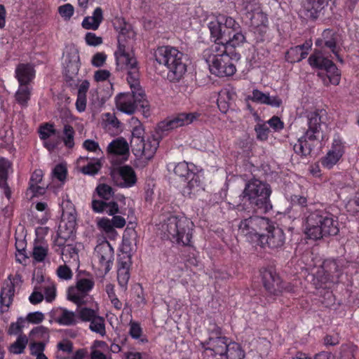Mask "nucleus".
I'll return each instance as SVG.
<instances>
[{
    "instance_id": "f257e3e1",
    "label": "nucleus",
    "mask_w": 359,
    "mask_h": 359,
    "mask_svg": "<svg viewBox=\"0 0 359 359\" xmlns=\"http://www.w3.org/2000/svg\"><path fill=\"white\" fill-rule=\"evenodd\" d=\"M254 214L250 210H244L241 206L228 210L229 223H232V226H237L238 232L249 241L255 238L259 240L264 229L269 227V218Z\"/></svg>"
},
{
    "instance_id": "f03ea898",
    "label": "nucleus",
    "mask_w": 359,
    "mask_h": 359,
    "mask_svg": "<svg viewBox=\"0 0 359 359\" xmlns=\"http://www.w3.org/2000/svg\"><path fill=\"white\" fill-rule=\"evenodd\" d=\"M305 215V233L310 239L336 236L339 231L337 219L329 212L308 208Z\"/></svg>"
},
{
    "instance_id": "7ed1b4c3",
    "label": "nucleus",
    "mask_w": 359,
    "mask_h": 359,
    "mask_svg": "<svg viewBox=\"0 0 359 359\" xmlns=\"http://www.w3.org/2000/svg\"><path fill=\"white\" fill-rule=\"evenodd\" d=\"M192 221L182 213H171L163 219L161 225L164 236L171 243L191 246L194 230Z\"/></svg>"
},
{
    "instance_id": "20e7f679",
    "label": "nucleus",
    "mask_w": 359,
    "mask_h": 359,
    "mask_svg": "<svg viewBox=\"0 0 359 359\" xmlns=\"http://www.w3.org/2000/svg\"><path fill=\"white\" fill-rule=\"evenodd\" d=\"M271 194L270 185L257 179L248 181L243 191V198L248 202L252 212L261 215L272 210Z\"/></svg>"
},
{
    "instance_id": "39448f33",
    "label": "nucleus",
    "mask_w": 359,
    "mask_h": 359,
    "mask_svg": "<svg viewBox=\"0 0 359 359\" xmlns=\"http://www.w3.org/2000/svg\"><path fill=\"white\" fill-rule=\"evenodd\" d=\"M154 57L159 65L168 69V79L170 82H179L187 72V65L184 62V53L171 46H162L154 52Z\"/></svg>"
},
{
    "instance_id": "423d86ee",
    "label": "nucleus",
    "mask_w": 359,
    "mask_h": 359,
    "mask_svg": "<svg viewBox=\"0 0 359 359\" xmlns=\"http://www.w3.org/2000/svg\"><path fill=\"white\" fill-rule=\"evenodd\" d=\"M306 126L304 135L293 146L294 152L302 157L311 154L312 150L320 142L322 120L318 111H311L306 115Z\"/></svg>"
},
{
    "instance_id": "0eeeda50",
    "label": "nucleus",
    "mask_w": 359,
    "mask_h": 359,
    "mask_svg": "<svg viewBox=\"0 0 359 359\" xmlns=\"http://www.w3.org/2000/svg\"><path fill=\"white\" fill-rule=\"evenodd\" d=\"M130 85L131 92L121 93L115 97L116 109L129 115L134 114L139 107L148 110L149 104L144 90L139 87L137 81L131 82Z\"/></svg>"
},
{
    "instance_id": "6e6552de",
    "label": "nucleus",
    "mask_w": 359,
    "mask_h": 359,
    "mask_svg": "<svg viewBox=\"0 0 359 359\" xmlns=\"http://www.w3.org/2000/svg\"><path fill=\"white\" fill-rule=\"evenodd\" d=\"M208 27L210 32L211 39L215 44L212 46V51L214 53L209 65V69L212 74L219 77L224 76V43L222 41L223 33L222 23L218 20L209 22Z\"/></svg>"
},
{
    "instance_id": "1a4fd4ad",
    "label": "nucleus",
    "mask_w": 359,
    "mask_h": 359,
    "mask_svg": "<svg viewBox=\"0 0 359 359\" xmlns=\"http://www.w3.org/2000/svg\"><path fill=\"white\" fill-rule=\"evenodd\" d=\"M116 69L127 71V81L129 83H136L139 79V68L136 58L128 51L126 45L119 39L114 52Z\"/></svg>"
},
{
    "instance_id": "9d476101",
    "label": "nucleus",
    "mask_w": 359,
    "mask_h": 359,
    "mask_svg": "<svg viewBox=\"0 0 359 359\" xmlns=\"http://www.w3.org/2000/svg\"><path fill=\"white\" fill-rule=\"evenodd\" d=\"M347 264L348 262L344 259L325 260L315 276V279L318 281V283H315L316 287H322L328 282H338L343 269Z\"/></svg>"
},
{
    "instance_id": "9b49d317",
    "label": "nucleus",
    "mask_w": 359,
    "mask_h": 359,
    "mask_svg": "<svg viewBox=\"0 0 359 359\" xmlns=\"http://www.w3.org/2000/svg\"><path fill=\"white\" fill-rule=\"evenodd\" d=\"M308 62L311 67L326 71L327 74L323 78L325 85L339 83L341 76L339 70L332 61L323 55L321 51L315 50L309 56Z\"/></svg>"
},
{
    "instance_id": "f8f14e48",
    "label": "nucleus",
    "mask_w": 359,
    "mask_h": 359,
    "mask_svg": "<svg viewBox=\"0 0 359 359\" xmlns=\"http://www.w3.org/2000/svg\"><path fill=\"white\" fill-rule=\"evenodd\" d=\"M262 247L267 246L271 250L281 249L285 242L283 230L269 220V227L264 229L259 240Z\"/></svg>"
},
{
    "instance_id": "ddd939ff",
    "label": "nucleus",
    "mask_w": 359,
    "mask_h": 359,
    "mask_svg": "<svg viewBox=\"0 0 359 359\" xmlns=\"http://www.w3.org/2000/svg\"><path fill=\"white\" fill-rule=\"evenodd\" d=\"M93 278H81L77 280L75 287H69L67 290V299L78 306L84 304V299L88 293L94 287Z\"/></svg>"
},
{
    "instance_id": "4468645a",
    "label": "nucleus",
    "mask_w": 359,
    "mask_h": 359,
    "mask_svg": "<svg viewBox=\"0 0 359 359\" xmlns=\"http://www.w3.org/2000/svg\"><path fill=\"white\" fill-rule=\"evenodd\" d=\"M201 116L198 112L178 113L172 116L168 117L158 123V128L162 131H169L179 127L184 126L192 123Z\"/></svg>"
},
{
    "instance_id": "2eb2a0df",
    "label": "nucleus",
    "mask_w": 359,
    "mask_h": 359,
    "mask_svg": "<svg viewBox=\"0 0 359 359\" xmlns=\"http://www.w3.org/2000/svg\"><path fill=\"white\" fill-rule=\"evenodd\" d=\"M245 15L250 20V25L255 27L266 28L268 23L267 15L262 12L257 0L243 1Z\"/></svg>"
},
{
    "instance_id": "dca6fc26",
    "label": "nucleus",
    "mask_w": 359,
    "mask_h": 359,
    "mask_svg": "<svg viewBox=\"0 0 359 359\" xmlns=\"http://www.w3.org/2000/svg\"><path fill=\"white\" fill-rule=\"evenodd\" d=\"M95 256L97 258L100 269L104 274L111 270L114 259V251L111 245L107 241H104L96 245Z\"/></svg>"
},
{
    "instance_id": "f3484780",
    "label": "nucleus",
    "mask_w": 359,
    "mask_h": 359,
    "mask_svg": "<svg viewBox=\"0 0 359 359\" xmlns=\"http://www.w3.org/2000/svg\"><path fill=\"white\" fill-rule=\"evenodd\" d=\"M22 282V276L19 273L14 276L10 274L4 281L0 293L1 306L8 308L12 304L15 295V287L20 285Z\"/></svg>"
},
{
    "instance_id": "a211bd4d",
    "label": "nucleus",
    "mask_w": 359,
    "mask_h": 359,
    "mask_svg": "<svg viewBox=\"0 0 359 359\" xmlns=\"http://www.w3.org/2000/svg\"><path fill=\"white\" fill-rule=\"evenodd\" d=\"M260 274L264 287L270 294L278 295L283 292L282 281L273 268H263Z\"/></svg>"
},
{
    "instance_id": "6ab92c4d",
    "label": "nucleus",
    "mask_w": 359,
    "mask_h": 359,
    "mask_svg": "<svg viewBox=\"0 0 359 359\" xmlns=\"http://www.w3.org/2000/svg\"><path fill=\"white\" fill-rule=\"evenodd\" d=\"M38 133L40 139L43 141V147L50 152L53 151L60 143L59 137L50 138L52 135L57 133L53 123H45L41 124L39 128Z\"/></svg>"
},
{
    "instance_id": "aec40b11",
    "label": "nucleus",
    "mask_w": 359,
    "mask_h": 359,
    "mask_svg": "<svg viewBox=\"0 0 359 359\" xmlns=\"http://www.w3.org/2000/svg\"><path fill=\"white\" fill-rule=\"evenodd\" d=\"M344 153V145L339 138L334 139L331 149L320 159L321 165L327 169H331L337 163Z\"/></svg>"
},
{
    "instance_id": "412c9836",
    "label": "nucleus",
    "mask_w": 359,
    "mask_h": 359,
    "mask_svg": "<svg viewBox=\"0 0 359 359\" xmlns=\"http://www.w3.org/2000/svg\"><path fill=\"white\" fill-rule=\"evenodd\" d=\"M226 28L231 29L228 32L229 40L226 41V55H229L227 49L229 47H236L245 41L244 35L239 31L240 25L236 20L231 18H226Z\"/></svg>"
},
{
    "instance_id": "4be33fe9",
    "label": "nucleus",
    "mask_w": 359,
    "mask_h": 359,
    "mask_svg": "<svg viewBox=\"0 0 359 359\" xmlns=\"http://www.w3.org/2000/svg\"><path fill=\"white\" fill-rule=\"evenodd\" d=\"M65 56V72L69 79L76 75L79 70V54L76 48L71 47L64 53Z\"/></svg>"
},
{
    "instance_id": "5701e85b",
    "label": "nucleus",
    "mask_w": 359,
    "mask_h": 359,
    "mask_svg": "<svg viewBox=\"0 0 359 359\" xmlns=\"http://www.w3.org/2000/svg\"><path fill=\"white\" fill-rule=\"evenodd\" d=\"M69 238H70V237L68 236L67 233H62L61 230H57L56 238L54 240V250L61 256L65 263L67 261L64 258V256L67 259V253H69V258H72L73 257L72 254H74L76 251L74 248L66 245V242Z\"/></svg>"
},
{
    "instance_id": "b1692460",
    "label": "nucleus",
    "mask_w": 359,
    "mask_h": 359,
    "mask_svg": "<svg viewBox=\"0 0 359 359\" xmlns=\"http://www.w3.org/2000/svg\"><path fill=\"white\" fill-rule=\"evenodd\" d=\"M36 71L29 63H20L15 68V77L19 85H28L34 79Z\"/></svg>"
},
{
    "instance_id": "393cba45",
    "label": "nucleus",
    "mask_w": 359,
    "mask_h": 359,
    "mask_svg": "<svg viewBox=\"0 0 359 359\" xmlns=\"http://www.w3.org/2000/svg\"><path fill=\"white\" fill-rule=\"evenodd\" d=\"M158 146L159 142L158 139L154 135H150L148 136L147 139H144V141L141 142L140 151L139 153H133L136 157L144 158L147 160H150L155 154Z\"/></svg>"
},
{
    "instance_id": "a878e982",
    "label": "nucleus",
    "mask_w": 359,
    "mask_h": 359,
    "mask_svg": "<svg viewBox=\"0 0 359 359\" xmlns=\"http://www.w3.org/2000/svg\"><path fill=\"white\" fill-rule=\"evenodd\" d=\"M311 46V41H306L302 45L291 47L285 53L286 61L290 63L302 61L306 57Z\"/></svg>"
},
{
    "instance_id": "bb28decb",
    "label": "nucleus",
    "mask_w": 359,
    "mask_h": 359,
    "mask_svg": "<svg viewBox=\"0 0 359 359\" xmlns=\"http://www.w3.org/2000/svg\"><path fill=\"white\" fill-rule=\"evenodd\" d=\"M51 313L55 322L61 325L71 326L78 323L76 314L65 308H57Z\"/></svg>"
},
{
    "instance_id": "cd10ccee",
    "label": "nucleus",
    "mask_w": 359,
    "mask_h": 359,
    "mask_svg": "<svg viewBox=\"0 0 359 359\" xmlns=\"http://www.w3.org/2000/svg\"><path fill=\"white\" fill-rule=\"evenodd\" d=\"M168 169L169 170L172 169L174 174L184 182L189 180L190 176L193 175V173L196 172L195 165L186 161L170 163Z\"/></svg>"
},
{
    "instance_id": "c85d7f7f",
    "label": "nucleus",
    "mask_w": 359,
    "mask_h": 359,
    "mask_svg": "<svg viewBox=\"0 0 359 359\" xmlns=\"http://www.w3.org/2000/svg\"><path fill=\"white\" fill-rule=\"evenodd\" d=\"M91 208L96 213L106 212L109 215H114L119 212L118 205L116 201H104L103 199H93L91 203Z\"/></svg>"
},
{
    "instance_id": "c756f323",
    "label": "nucleus",
    "mask_w": 359,
    "mask_h": 359,
    "mask_svg": "<svg viewBox=\"0 0 359 359\" xmlns=\"http://www.w3.org/2000/svg\"><path fill=\"white\" fill-rule=\"evenodd\" d=\"M107 152L110 155L121 156L127 160L129 154V147L123 137H118L112 140L107 147Z\"/></svg>"
},
{
    "instance_id": "7c9ffc66",
    "label": "nucleus",
    "mask_w": 359,
    "mask_h": 359,
    "mask_svg": "<svg viewBox=\"0 0 359 359\" xmlns=\"http://www.w3.org/2000/svg\"><path fill=\"white\" fill-rule=\"evenodd\" d=\"M133 123H138L137 126L133 127L132 130V137L130 140V147L133 152H137L140 151L141 142L144 141V128L142 124L137 118H132Z\"/></svg>"
},
{
    "instance_id": "2f4dec72",
    "label": "nucleus",
    "mask_w": 359,
    "mask_h": 359,
    "mask_svg": "<svg viewBox=\"0 0 359 359\" xmlns=\"http://www.w3.org/2000/svg\"><path fill=\"white\" fill-rule=\"evenodd\" d=\"M118 173L121 182L120 185L122 187L130 188L137 182V175L134 169L130 165H123L118 170Z\"/></svg>"
},
{
    "instance_id": "473e14b6",
    "label": "nucleus",
    "mask_w": 359,
    "mask_h": 359,
    "mask_svg": "<svg viewBox=\"0 0 359 359\" xmlns=\"http://www.w3.org/2000/svg\"><path fill=\"white\" fill-rule=\"evenodd\" d=\"M103 20V11L100 7H97L92 16L85 17L82 21V27L86 29L97 30Z\"/></svg>"
},
{
    "instance_id": "72a5a7b5",
    "label": "nucleus",
    "mask_w": 359,
    "mask_h": 359,
    "mask_svg": "<svg viewBox=\"0 0 359 359\" xmlns=\"http://www.w3.org/2000/svg\"><path fill=\"white\" fill-rule=\"evenodd\" d=\"M130 262L121 261L118 263L117 270V280L119 286L124 290L127 289L128 283L130 278Z\"/></svg>"
},
{
    "instance_id": "f704fd0d",
    "label": "nucleus",
    "mask_w": 359,
    "mask_h": 359,
    "mask_svg": "<svg viewBox=\"0 0 359 359\" xmlns=\"http://www.w3.org/2000/svg\"><path fill=\"white\" fill-rule=\"evenodd\" d=\"M32 88L28 85H19L18 89L15 93V100L22 109H25L29 105L31 100Z\"/></svg>"
},
{
    "instance_id": "c9c22d12",
    "label": "nucleus",
    "mask_w": 359,
    "mask_h": 359,
    "mask_svg": "<svg viewBox=\"0 0 359 359\" xmlns=\"http://www.w3.org/2000/svg\"><path fill=\"white\" fill-rule=\"evenodd\" d=\"M187 184L184 187V192L190 198L195 196L200 191L203 190V184L199 175L195 172L193 175L190 176L189 180H187Z\"/></svg>"
},
{
    "instance_id": "e433bc0d",
    "label": "nucleus",
    "mask_w": 359,
    "mask_h": 359,
    "mask_svg": "<svg viewBox=\"0 0 359 359\" xmlns=\"http://www.w3.org/2000/svg\"><path fill=\"white\" fill-rule=\"evenodd\" d=\"M104 122L107 130H112L114 134H118L122 131V124L115 114L107 112L104 114Z\"/></svg>"
},
{
    "instance_id": "4c0bfd02",
    "label": "nucleus",
    "mask_w": 359,
    "mask_h": 359,
    "mask_svg": "<svg viewBox=\"0 0 359 359\" xmlns=\"http://www.w3.org/2000/svg\"><path fill=\"white\" fill-rule=\"evenodd\" d=\"M245 357L244 351L239 344L231 342L226 344V359H243Z\"/></svg>"
},
{
    "instance_id": "58836bf2",
    "label": "nucleus",
    "mask_w": 359,
    "mask_h": 359,
    "mask_svg": "<svg viewBox=\"0 0 359 359\" xmlns=\"http://www.w3.org/2000/svg\"><path fill=\"white\" fill-rule=\"evenodd\" d=\"M76 226V217L72 212L69 213L68 217V221L66 222L65 219H62L59 224L58 229L61 230L62 233H67L69 237H72L74 232Z\"/></svg>"
},
{
    "instance_id": "ea45409f",
    "label": "nucleus",
    "mask_w": 359,
    "mask_h": 359,
    "mask_svg": "<svg viewBox=\"0 0 359 359\" xmlns=\"http://www.w3.org/2000/svg\"><path fill=\"white\" fill-rule=\"evenodd\" d=\"M28 344V338L25 334H20L14 343L10 345L8 350L13 354H21Z\"/></svg>"
},
{
    "instance_id": "a19ab883",
    "label": "nucleus",
    "mask_w": 359,
    "mask_h": 359,
    "mask_svg": "<svg viewBox=\"0 0 359 359\" xmlns=\"http://www.w3.org/2000/svg\"><path fill=\"white\" fill-rule=\"evenodd\" d=\"M89 329L102 337L106 334L105 320L103 317L97 315L90 322Z\"/></svg>"
},
{
    "instance_id": "79ce46f5",
    "label": "nucleus",
    "mask_w": 359,
    "mask_h": 359,
    "mask_svg": "<svg viewBox=\"0 0 359 359\" xmlns=\"http://www.w3.org/2000/svg\"><path fill=\"white\" fill-rule=\"evenodd\" d=\"M129 334L134 339H139L142 344L148 342L146 337H141L143 333L140 323L136 321L130 320L129 323Z\"/></svg>"
},
{
    "instance_id": "37998d69",
    "label": "nucleus",
    "mask_w": 359,
    "mask_h": 359,
    "mask_svg": "<svg viewBox=\"0 0 359 359\" xmlns=\"http://www.w3.org/2000/svg\"><path fill=\"white\" fill-rule=\"evenodd\" d=\"M75 131L73 127L69 124H65L63 128L62 141L65 146L68 149H72L74 147Z\"/></svg>"
},
{
    "instance_id": "c03bdc74",
    "label": "nucleus",
    "mask_w": 359,
    "mask_h": 359,
    "mask_svg": "<svg viewBox=\"0 0 359 359\" xmlns=\"http://www.w3.org/2000/svg\"><path fill=\"white\" fill-rule=\"evenodd\" d=\"M57 351L56 353L57 359H67V355L71 353L73 351V344L70 341H62L57 344Z\"/></svg>"
},
{
    "instance_id": "a18cd8bd",
    "label": "nucleus",
    "mask_w": 359,
    "mask_h": 359,
    "mask_svg": "<svg viewBox=\"0 0 359 359\" xmlns=\"http://www.w3.org/2000/svg\"><path fill=\"white\" fill-rule=\"evenodd\" d=\"M95 191L97 196L104 201H111L114 191V189L107 184H100L97 186Z\"/></svg>"
},
{
    "instance_id": "49530a36",
    "label": "nucleus",
    "mask_w": 359,
    "mask_h": 359,
    "mask_svg": "<svg viewBox=\"0 0 359 359\" xmlns=\"http://www.w3.org/2000/svg\"><path fill=\"white\" fill-rule=\"evenodd\" d=\"M48 251V248L47 245L34 243L32 250V257L35 261L41 262L44 261L45 258L46 257Z\"/></svg>"
},
{
    "instance_id": "de8ad7c7",
    "label": "nucleus",
    "mask_w": 359,
    "mask_h": 359,
    "mask_svg": "<svg viewBox=\"0 0 359 359\" xmlns=\"http://www.w3.org/2000/svg\"><path fill=\"white\" fill-rule=\"evenodd\" d=\"M323 38L325 41V46L330 48L333 53H336L337 39L335 34L330 29H325L323 32Z\"/></svg>"
},
{
    "instance_id": "09e8293b",
    "label": "nucleus",
    "mask_w": 359,
    "mask_h": 359,
    "mask_svg": "<svg viewBox=\"0 0 359 359\" xmlns=\"http://www.w3.org/2000/svg\"><path fill=\"white\" fill-rule=\"evenodd\" d=\"M97 312L93 309L88 307L81 308L77 311V320L79 319L83 322H90L96 316Z\"/></svg>"
},
{
    "instance_id": "8fccbe9b",
    "label": "nucleus",
    "mask_w": 359,
    "mask_h": 359,
    "mask_svg": "<svg viewBox=\"0 0 359 359\" xmlns=\"http://www.w3.org/2000/svg\"><path fill=\"white\" fill-rule=\"evenodd\" d=\"M102 168V162L100 158H97L93 162L88 163L82 168V172L85 175H94L97 174Z\"/></svg>"
},
{
    "instance_id": "3c124183",
    "label": "nucleus",
    "mask_w": 359,
    "mask_h": 359,
    "mask_svg": "<svg viewBox=\"0 0 359 359\" xmlns=\"http://www.w3.org/2000/svg\"><path fill=\"white\" fill-rule=\"evenodd\" d=\"M67 175V169L62 163L57 164L52 170V177L64 183Z\"/></svg>"
},
{
    "instance_id": "603ef678",
    "label": "nucleus",
    "mask_w": 359,
    "mask_h": 359,
    "mask_svg": "<svg viewBox=\"0 0 359 359\" xmlns=\"http://www.w3.org/2000/svg\"><path fill=\"white\" fill-rule=\"evenodd\" d=\"M12 163L4 157H0V182L8 180V170L11 168Z\"/></svg>"
},
{
    "instance_id": "864d4df0",
    "label": "nucleus",
    "mask_w": 359,
    "mask_h": 359,
    "mask_svg": "<svg viewBox=\"0 0 359 359\" xmlns=\"http://www.w3.org/2000/svg\"><path fill=\"white\" fill-rule=\"evenodd\" d=\"M83 147L88 151L94 152L100 158H102L103 152L100 147L98 142L93 140H86L83 143Z\"/></svg>"
},
{
    "instance_id": "5fc2aeb1",
    "label": "nucleus",
    "mask_w": 359,
    "mask_h": 359,
    "mask_svg": "<svg viewBox=\"0 0 359 359\" xmlns=\"http://www.w3.org/2000/svg\"><path fill=\"white\" fill-rule=\"evenodd\" d=\"M58 13L65 20H69L74 15V8L71 4H65L57 8Z\"/></svg>"
},
{
    "instance_id": "6e6d98bb",
    "label": "nucleus",
    "mask_w": 359,
    "mask_h": 359,
    "mask_svg": "<svg viewBox=\"0 0 359 359\" xmlns=\"http://www.w3.org/2000/svg\"><path fill=\"white\" fill-rule=\"evenodd\" d=\"M269 95V93H264L257 89H254L252 95L249 96L248 99L254 102L266 104Z\"/></svg>"
},
{
    "instance_id": "4d7b16f0",
    "label": "nucleus",
    "mask_w": 359,
    "mask_h": 359,
    "mask_svg": "<svg viewBox=\"0 0 359 359\" xmlns=\"http://www.w3.org/2000/svg\"><path fill=\"white\" fill-rule=\"evenodd\" d=\"M97 227L108 234L115 232L111 220L106 217H103L97 222Z\"/></svg>"
},
{
    "instance_id": "13d9d810",
    "label": "nucleus",
    "mask_w": 359,
    "mask_h": 359,
    "mask_svg": "<svg viewBox=\"0 0 359 359\" xmlns=\"http://www.w3.org/2000/svg\"><path fill=\"white\" fill-rule=\"evenodd\" d=\"M35 208L39 212H44V215L41 219L40 223L45 224L50 217V211L48 208V204L46 202H38L36 204Z\"/></svg>"
},
{
    "instance_id": "bf43d9fd",
    "label": "nucleus",
    "mask_w": 359,
    "mask_h": 359,
    "mask_svg": "<svg viewBox=\"0 0 359 359\" xmlns=\"http://www.w3.org/2000/svg\"><path fill=\"white\" fill-rule=\"evenodd\" d=\"M133 36L134 32L133 31L131 26L130 25L125 24L120 29L118 42L120 39L121 43H124L126 44V39H130Z\"/></svg>"
},
{
    "instance_id": "052dcab7",
    "label": "nucleus",
    "mask_w": 359,
    "mask_h": 359,
    "mask_svg": "<svg viewBox=\"0 0 359 359\" xmlns=\"http://www.w3.org/2000/svg\"><path fill=\"white\" fill-rule=\"evenodd\" d=\"M255 130L257 140L265 141L268 139L269 128L266 124H257L255 128Z\"/></svg>"
},
{
    "instance_id": "680f3d73",
    "label": "nucleus",
    "mask_w": 359,
    "mask_h": 359,
    "mask_svg": "<svg viewBox=\"0 0 359 359\" xmlns=\"http://www.w3.org/2000/svg\"><path fill=\"white\" fill-rule=\"evenodd\" d=\"M107 60V55L103 52L96 53L91 59V64L93 67H102Z\"/></svg>"
},
{
    "instance_id": "e2e57ef3",
    "label": "nucleus",
    "mask_w": 359,
    "mask_h": 359,
    "mask_svg": "<svg viewBox=\"0 0 359 359\" xmlns=\"http://www.w3.org/2000/svg\"><path fill=\"white\" fill-rule=\"evenodd\" d=\"M86 42L88 45L91 46H97L102 43V39L97 36L95 33L88 32L85 36Z\"/></svg>"
},
{
    "instance_id": "0e129e2a",
    "label": "nucleus",
    "mask_w": 359,
    "mask_h": 359,
    "mask_svg": "<svg viewBox=\"0 0 359 359\" xmlns=\"http://www.w3.org/2000/svg\"><path fill=\"white\" fill-rule=\"evenodd\" d=\"M43 171L41 169L35 170L29 179V187H34V185L39 184L43 179Z\"/></svg>"
},
{
    "instance_id": "69168bd1",
    "label": "nucleus",
    "mask_w": 359,
    "mask_h": 359,
    "mask_svg": "<svg viewBox=\"0 0 359 359\" xmlns=\"http://www.w3.org/2000/svg\"><path fill=\"white\" fill-rule=\"evenodd\" d=\"M45 299L47 302H52L56 297V287L55 285L51 284L44 287Z\"/></svg>"
},
{
    "instance_id": "338daca9",
    "label": "nucleus",
    "mask_w": 359,
    "mask_h": 359,
    "mask_svg": "<svg viewBox=\"0 0 359 359\" xmlns=\"http://www.w3.org/2000/svg\"><path fill=\"white\" fill-rule=\"evenodd\" d=\"M57 274L59 278L64 280H69L72 277V270L66 265L60 266L57 269Z\"/></svg>"
},
{
    "instance_id": "774afa93",
    "label": "nucleus",
    "mask_w": 359,
    "mask_h": 359,
    "mask_svg": "<svg viewBox=\"0 0 359 359\" xmlns=\"http://www.w3.org/2000/svg\"><path fill=\"white\" fill-rule=\"evenodd\" d=\"M267 123L269 126L274 130V131L278 132L284 128V123L280 120L278 116H273L268 121Z\"/></svg>"
}]
</instances>
